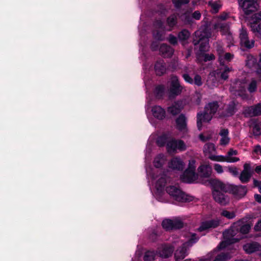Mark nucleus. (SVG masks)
<instances>
[{"label": "nucleus", "mask_w": 261, "mask_h": 261, "mask_svg": "<svg viewBox=\"0 0 261 261\" xmlns=\"http://www.w3.org/2000/svg\"><path fill=\"white\" fill-rule=\"evenodd\" d=\"M256 59L252 55H248L246 59V65L249 68H252L257 66V73L261 80V54L259 55V59L258 63L256 64Z\"/></svg>", "instance_id": "nucleus-19"}, {"label": "nucleus", "mask_w": 261, "mask_h": 261, "mask_svg": "<svg viewBox=\"0 0 261 261\" xmlns=\"http://www.w3.org/2000/svg\"><path fill=\"white\" fill-rule=\"evenodd\" d=\"M185 167L184 161L178 156L173 158L168 163V167L176 171H182Z\"/></svg>", "instance_id": "nucleus-20"}, {"label": "nucleus", "mask_w": 261, "mask_h": 261, "mask_svg": "<svg viewBox=\"0 0 261 261\" xmlns=\"http://www.w3.org/2000/svg\"><path fill=\"white\" fill-rule=\"evenodd\" d=\"M240 7L242 8L244 13L250 15L255 12L258 10L259 5L257 0H238Z\"/></svg>", "instance_id": "nucleus-8"}, {"label": "nucleus", "mask_w": 261, "mask_h": 261, "mask_svg": "<svg viewBox=\"0 0 261 261\" xmlns=\"http://www.w3.org/2000/svg\"><path fill=\"white\" fill-rule=\"evenodd\" d=\"M198 238L195 234L191 236V238L188 241L182 244V247L177 249L175 252V258L176 260L184 258L187 255V247H191L194 243H196Z\"/></svg>", "instance_id": "nucleus-9"}, {"label": "nucleus", "mask_w": 261, "mask_h": 261, "mask_svg": "<svg viewBox=\"0 0 261 261\" xmlns=\"http://www.w3.org/2000/svg\"><path fill=\"white\" fill-rule=\"evenodd\" d=\"M163 227L167 230L179 229L183 227V222L179 218L165 219L162 223Z\"/></svg>", "instance_id": "nucleus-13"}, {"label": "nucleus", "mask_w": 261, "mask_h": 261, "mask_svg": "<svg viewBox=\"0 0 261 261\" xmlns=\"http://www.w3.org/2000/svg\"><path fill=\"white\" fill-rule=\"evenodd\" d=\"M245 87L246 84L244 81L236 80L231 85L230 91L233 94L239 96L244 99L247 97Z\"/></svg>", "instance_id": "nucleus-10"}, {"label": "nucleus", "mask_w": 261, "mask_h": 261, "mask_svg": "<svg viewBox=\"0 0 261 261\" xmlns=\"http://www.w3.org/2000/svg\"><path fill=\"white\" fill-rule=\"evenodd\" d=\"M155 25L156 27H158L159 29H163V23L161 21H156V23H155Z\"/></svg>", "instance_id": "nucleus-62"}, {"label": "nucleus", "mask_w": 261, "mask_h": 261, "mask_svg": "<svg viewBox=\"0 0 261 261\" xmlns=\"http://www.w3.org/2000/svg\"><path fill=\"white\" fill-rule=\"evenodd\" d=\"M182 90L180 85L178 77L172 76L171 77V84L169 88V93L171 96H176L180 94Z\"/></svg>", "instance_id": "nucleus-15"}, {"label": "nucleus", "mask_w": 261, "mask_h": 261, "mask_svg": "<svg viewBox=\"0 0 261 261\" xmlns=\"http://www.w3.org/2000/svg\"><path fill=\"white\" fill-rule=\"evenodd\" d=\"M236 103L234 101H232L228 105L225 116H229L232 115L236 111Z\"/></svg>", "instance_id": "nucleus-36"}, {"label": "nucleus", "mask_w": 261, "mask_h": 261, "mask_svg": "<svg viewBox=\"0 0 261 261\" xmlns=\"http://www.w3.org/2000/svg\"><path fill=\"white\" fill-rule=\"evenodd\" d=\"M190 35V32L188 31L184 30L178 34V37L180 40H185L189 37Z\"/></svg>", "instance_id": "nucleus-45"}, {"label": "nucleus", "mask_w": 261, "mask_h": 261, "mask_svg": "<svg viewBox=\"0 0 261 261\" xmlns=\"http://www.w3.org/2000/svg\"><path fill=\"white\" fill-rule=\"evenodd\" d=\"M193 19L198 20L200 19L201 14L199 11H195L192 14Z\"/></svg>", "instance_id": "nucleus-52"}, {"label": "nucleus", "mask_w": 261, "mask_h": 261, "mask_svg": "<svg viewBox=\"0 0 261 261\" xmlns=\"http://www.w3.org/2000/svg\"><path fill=\"white\" fill-rule=\"evenodd\" d=\"M216 150L215 145L213 143H206L203 147L204 154L205 156H207L208 159L210 158V156L214 154Z\"/></svg>", "instance_id": "nucleus-29"}, {"label": "nucleus", "mask_w": 261, "mask_h": 261, "mask_svg": "<svg viewBox=\"0 0 261 261\" xmlns=\"http://www.w3.org/2000/svg\"><path fill=\"white\" fill-rule=\"evenodd\" d=\"M173 251L172 247L169 246H164L162 247L159 250L160 256L163 258H167L171 255Z\"/></svg>", "instance_id": "nucleus-28"}, {"label": "nucleus", "mask_w": 261, "mask_h": 261, "mask_svg": "<svg viewBox=\"0 0 261 261\" xmlns=\"http://www.w3.org/2000/svg\"><path fill=\"white\" fill-rule=\"evenodd\" d=\"M228 171L234 176L238 175V170L236 167H229Z\"/></svg>", "instance_id": "nucleus-54"}, {"label": "nucleus", "mask_w": 261, "mask_h": 261, "mask_svg": "<svg viewBox=\"0 0 261 261\" xmlns=\"http://www.w3.org/2000/svg\"><path fill=\"white\" fill-rule=\"evenodd\" d=\"M220 137L219 144L221 146H226L229 144L230 138L229 136V130L227 128H221L219 133Z\"/></svg>", "instance_id": "nucleus-22"}, {"label": "nucleus", "mask_w": 261, "mask_h": 261, "mask_svg": "<svg viewBox=\"0 0 261 261\" xmlns=\"http://www.w3.org/2000/svg\"><path fill=\"white\" fill-rule=\"evenodd\" d=\"M215 19H217L218 20L224 21L229 19H234V17L231 16L229 13L223 12L220 14L219 16L216 17Z\"/></svg>", "instance_id": "nucleus-39"}, {"label": "nucleus", "mask_w": 261, "mask_h": 261, "mask_svg": "<svg viewBox=\"0 0 261 261\" xmlns=\"http://www.w3.org/2000/svg\"><path fill=\"white\" fill-rule=\"evenodd\" d=\"M247 90L251 93L255 92L257 90V81L252 80L248 85Z\"/></svg>", "instance_id": "nucleus-41"}, {"label": "nucleus", "mask_w": 261, "mask_h": 261, "mask_svg": "<svg viewBox=\"0 0 261 261\" xmlns=\"http://www.w3.org/2000/svg\"><path fill=\"white\" fill-rule=\"evenodd\" d=\"M212 137V135H209L207 136H205L203 134H200L199 135L200 139L202 141H206L210 139Z\"/></svg>", "instance_id": "nucleus-59"}, {"label": "nucleus", "mask_w": 261, "mask_h": 261, "mask_svg": "<svg viewBox=\"0 0 261 261\" xmlns=\"http://www.w3.org/2000/svg\"><path fill=\"white\" fill-rule=\"evenodd\" d=\"M250 27L255 35L261 38V12L255 13L252 15Z\"/></svg>", "instance_id": "nucleus-11"}, {"label": "nucleus", "mask_w": 261, "mask_h": 261, "mask_svg": "<svg viewBox=\"0 0 261 261\" xmlns=\"http://www.w3.org/2000/svg\"><path fill=\"white\" fill-rule=\"evenodd\" d=\"M181 102L178 101L171 107L168 109V112L173 115H175L178 114L182 109L181 107Z\"/></svg>", "instance_id": "nucleus-33"}, {"label": "nucleus", "mask_w": 261, "mask_h": 261, "mask_svg": "<svg viewBox=\"0 0 261 261\" xmlns=\"http://www.w3.org/2000/svg\"><path fill=\"white\" fill-rule=\"evenodd\" d=\"M151 111L153 116L158 119L162 120L165 117V111L160 106H154Z\"/></svg>", "instance_id": "nucleus-26"}, {"label": "nucleus", "mask_w": 261, "mask_h": 261, "mask_svg": "<svg viewBox=\"0 0 261 261\" xmlns=\"http://www.w3.org/2000/svg\"><path fill=\"white\" fill-rule=\"evenodd\" d=\"M193 83L198 86H200L202 84L201 77L199 75H196L194 77V80H193Z\"/></svg>", "instance_id": "nucleus-50"}, {"label": "nucleus", "mask_w": 261, "mask_h": 261, "mask_svg": "<svg viewBox=\"0 0 261 261\" xmlns=\"http://www.w3.org/2000/svg\"><path fill=\"white\" fill-rule=\"evenodd\" d=\"M252 224L250 223L244 224V219L234 223L229 229L223 232L224 241L220 244L219 248H228L230 245L240 240L242 237L240 236V234L238 236L237 234L239 233L242 234H247Z\"/></svg>", "instance_id": "nucleus-1"}, {"label": "nucleus", "mask_w": 261, "mask_h": 261, "mask_svg": "<svg viewBox=\"0 0 261 261\" xmlns=\"http://www.w3.org/2000/svg\"><path fill=\"white\" fill-rule=\"evenodd\" d=\"M207 185L212 189V195L215 201L222 205H226L229 202V197L225 195L228 192V186L216 179H210Z\"/></svg>", "instance_id": "nucleus-2"}, {"label": "nucleus", "mask_w": 261, "mask_h": 261, "mask_svg": "<svg viewBox=\"0 0 261 261\" xmlns=\"http://www.w3.org/2000/svg\"><path fill=\"white\" fill-rule=\"evenodd\" d=\"M198 171L202 176L207 177L211 176L212 168L208 163H204L198 167Z\"/></svg>", "instance_id": "nucleus-25"}, {"label": "nucleus", "mask_w": 261, "mask_h": 261, "mask_svg": "<svg viewBox=\"0 0 261 261\" xmlns=\"http://www.w3.org/2000/svg\"><path fill=\"white\" fill-rule=\"evenodd\" d=\"M255 172L258 174H261V165L257 166L255 169Z\"/></svg>", "instance_id": "nucleus-64"}, {"label": "nucleus", "mask_w": 261, "mask_h": 261, "mask_svg": "<svg viewBox=\"0 0 261 261\" xmlns=\"http://www.w3.org/2000/svg\"><path fill=\"white\" fill-rule=\"evenodd\" d=\"M154 69L157 75H161L165 72L166 67L162 61H158L154 66Z\"/></svg>", "instance_id": "nucleus-32"}, {"label": "nucleus", "mask_w": 261, "mask_h": 261, "mask_svg": "<svg viewBox=\"0 0 261 261\" xmlns=\"http://www.w3.org/2000/svg\"><path fill=\"white\" fill-rule=\"evenodd\" d=\"M160 51L164 57H169L172 55L173 49L170 46L163 44L160 47Z\"/></svg>", "instance_id": "nucleus-30"}, {"label": "nucleus", "mask_w": 261, "mask_h": 261, "mask_svg": "<svg viewBox=\"0 0 261 261\" xmlns=\"http://www.w3.org/2000/svg\"><path fill=\"white\" fill-rule=\"evenodd\" d=\"M211 36V32L207 27H201L195 32L194 45L200 44L199 50L204 52L209 48L208 38Z\"/></svg>", "instance_id": "nucleus-3"}, {"label": "nucleus", "mask_w": 261, "mask_h": 261, "mask_svg": "<svg viewBox=\"0 0 261 261\" xmlns=\"http://www.w3.org/2000/svg\"><path fill=\"white\" fill-rule=\"evenodd\" d=\"M169 42L172 44H175L177 43V38L176 37L172 36L170 35L169 39H168Z\"/></svg>", "instance_id": "nucleus-58"}, {"label": "nucleus", "mask_w": 261, "mask_h": 261, "mask_svg": "<svg viewBox=\"0 0 261 261\" xmlns=\"http://www.w3.org/2000/svg\"><path fill=\"white\" fill-rule=\"evenodd\" d=\"M196 161L192 159L189 161L188 167L181 175L180 179L182 181L191 183L197 178V174L195 172Z\"/></svg>", "instance_id": "nucleus-6"}, {"label": "nucleus", "mask_w": 261, "mask_h": 261, "mask_svg": "<svg viewBox=\"0 0 261 261\" xmlns=\"http://www.w3.org/2000/svg\"><path fill=\"white\" fill-rule=\"evenodd\" d=\"M255 199L259 203H261V195L259 194H255L254 195Z\"/></svg>", "instance_id": "nucleus-63"}, {"label": "nucleus", "mask_w": 261, "mask_h": 261, "mask_svg": "<svg viewBox=\"0 0 261 261\" xmlns=\"http://www.w3.org/2000/svg\"><path fill=\"white\" fill-rule=\"evenodd\" d=\"M167 148L169 152H175L177 150L180 151L186 149V145L181 140L172 139L167 144Z\"/></svg>", "instance_id": "nucleus-12"}, {"label": "nucleus", "mask_w": 261, "mask_h": 261, "mask_svg": "<svg viewBox=\"0 0 261 261\" xmlns=\"http://www.w3.org/2000/svg\"><path fill=\"white\" fill-rule=\"evenodd\" d=\"M165 90V87L163 85H159L155 88V92L158 96H162Z\"/></svg>", "instance_id": "nucleus-49"}, {"label": "nucleus", "mask_w": 261, "mask_h": 261, "mask_svg": "<svg viewBox=\"0 0 261 261\" xmlns=\"http://www.w3.org/2000/svg\"><path fill=\"white\" fill-rule=\"evenodd\" d=\"M214 170L218 174H221L223 172V169L222 166L218 164H215L214 165Z\"/></svg>", "instance_id": "nucleus-51"}, {"label": "nucleus", "mask_w": 261, "mask_h": 261, "mask_svg": "<svg viewBox=\"0 0 261 261\" xmlns=\"http://www.w3.org/2000/svg\"><path fill=\"white\" fill-rule=\"evenodd\" d=\"M177 16L175 14H172L167 18V24L169 27V29H167V30L171 31L172 29L176 25L177 23Z\"/></svg>", "instance_id": "nucleus-35"}, {"label": "nucleus", "mask_w": 261, "mask_h": 261, "mask_svg": "<svg viewBox=\"0 0 261 261\" xmlns=\"http://www.w3.org/2000/svg\"><path fill=\"white\" fill-rule=\"evenodd\" d=\"M182 77L186 82L189 83L191 84L193 83V80L192 79V78L191 77H190L189 76V75L188 74H187V73L184 74L182 75Z\"/></svg>", "instance_id": "nucleus-53"}, {"label": "nucleus", "mask_w": 261, "mask_h": 261, "mask_svg": "<svg viewBox=\"0 0 261 261\" xmlns=\"http://www.w3.org/2000/svg\"><path fill=\"white\" fill-rule=\"evenodd\" d=\"M231 257L232 255L229 253H222L218 255L213 261H226Z\"/></svg>", "instance_id": "nucleus-38"}, {"label": "nucleus", "mask_w": 261, "mask_h": 261, "mask_svg": "<svg viewBox=\"0 0 261 261\" xmlns=\"http://www.w3.org/2000/svg\"><path fill=\"white\" fill-rule=\"evenodd\" d=\"M252 175V172L251 169L250 164L249 163H245L243 166V170L241 172L239 176V179L241 182L243 184L247 183L249 181Z\"/></svg>", "instance_id": "nucleus-18"}, {"label": "nucleus", "mask_w": 261, "mask_h": 261, "mask_svg": "<svg viewBox=\"0 0 261 261\" xmlns=\"http://www.w3.org/2000/svg\"><path fill=\"white\" fill-rule=\"evenodd\" d=\"M243 249L247 253L251 254L258 251H261V245L254 242L247 243L243 246Z\"/></svg>", "instance_id": "nucleus-23"}, {"label": "nucleus", "mask_w": 261, "mask_h": 261, "mask_svg": "<svg viewBox=\"0 0 261 261\" xmlns=\"http://www.w3.org/2000/svg\"><path fill=\"white\" fill-rule=\"evenodd\" d=\"M215 59V56L213 54H205L204 56V61H207Z\"/></svg>", "instance_id": "nucleus-55"}, {"label": "nucleus", "mask_w": 261, "mask_h": 261, "mask_svg": "<svg viewBox=\"0 0 261 261\" xmlns=\"http://www.w3.org/2000/svg\"><path fill=\"white\" fill-rule=\"evenodd\" d=\"M165 161V156L163 154H159L154 160V165L156 168H160L164 164Z\"/></svg>", "instance_id": "nucleus-37"}, {"label": "nucleus", "mask_w": 261, "mask_h": 261, "mask_svg": "<svg viewBox=\"0 0 261 261\" xmlns=\"http://www.w3.org/2000/svg\"><path fill=\"white\" fill-rule=\"evenodd\" d=\"M208 5L211 8V11L214 13H217L222 6L221 2L220 1H211L208 2Z\"/></svg>", "instance_id": "nucleus-34"}, {"label": "nucleus", "mask_w": 261, "mask_h": 261, "mask_svg": "<svg viewBox=\"0 0 261 261\" xmlns=\"http://www.w3.org/2000/svg\"><path fill=\"white\" fill-rule=\"evenodd\" d=\"M221 215L228 219H232L235 217L236 213L233 211L230 212L226 210H223L221 212Z\"/></svg>", "instance_id": "nucleus-43"}, {"label": "nucleus", "mask_w": 261, "mask_h": 261, "mask_svg": "<svg viewBox=\"0 0 261 261\" xmlns=\"http://www.w3.org/2000/svg\"><path fill=\"white\" fill-rule=\"evenodd\" d=\"M254 229L255 231H261V219L255 224Z\"/></svg>", "instance_id": "nucleus-60"}, {"label": "nucleus", "mask_w": 261, "mask_h": 261, "mask_svg": "<svg viewBox=\"0 0 261 261\" xmlns=\"http://www.w3.org/2000/svg\"><path fill=\"white\" fill-rule=\"evenodd\" d=\"M153 36L154 38L158 40H162L164 39V36L163 33H160L159 32H154Z\"/></svg>", "instance_id": "nucleus-56"}, {"label": "nucleus", "mask_w": 261, "mask_h": 261, "mask_svg": "<svg viewBox=\"0 0 261 261\" xmlns=\"http://www.w3.org/2000/svg\"><path fill=\"white\" fill-rule=\"evenodd\" d=\"M177 128L184 132L187 131L186 118L184 115H180L176 120Z\"/></svg>", "instance_id": "nucleus-27"}, {"label": "nucleus", "mask_w": 261, "mask_h": 261, "mask_svg": "<svg viewBox=\"0 0 261 261\" xmlns=\"http://www.w3.org/2000/svg\"><path fill=\"white\" fill-rule=\"evenodd\" d=\"M220 224L218 219L210 220L203 221L200 226L198 228L199 231H202L211 228H215Z\"/></svg>", "instance_id": "nucleus-21"}, {"label": "nucleus", "mask_w": 261, "mask_h": 261, "mask_svg": "<svg viewBox=\"0 0 261 261\" xmlns=\"http://www.w3.org/2000/svg\"><path fill=\"white\" fill-rule=\"evenodd\" d=\"M228 192L231 193L235 198L240 199L244 197L247 192V187L242 185H231L228 186Z\"/></svg>", "instance_id": "nucleus-14"}, {"label": "nucleus", "mask_w": 261, "mask_h": 261, "mask_svg": "<svg viewBox=\"0 0 261 261\" xmlns=\"http://www.w3.org/2000/svg\"><path fill=\"white\" fill-rule=\"evenodd\" d=\"M172 1L176 8H179L182 4H186L189 3V0H172Z\"/></svg>", "instance_id": "nucleus-47"}, {"label": "nucleus", "mask_w": 261, "mask_h": 261, "mask_svg": "<svg viewBox=\"0 0 261 261\" xmlns=\"http://www.w3.org/2000/svg\"><path fill=\"white\" fill-rule=\"evenodd\" d=\"M167 192L175 200L179 202H190L193 200V197L186 194L181 191L178 186H171L167 187Z\"/></svg>", "instance_id": "nucleus-5"}, {"label": "nucleus", "mask_w": 261, "mask_h": 261, "mask_svg": "<svg viewBox=\"0 0 261 261\" xmlns=\"http://www.w3.org/2000/svg\"><path fill=\"white\" fill-rule=\"evenodd\" d=\"M167 182V179L165 177L162 176L156 182V187L158 190H162Z\"/></svg>", "instance_id": "nucleus-40"}, {"label": "nucleus", "mask_w": 261, "mask_h": 261, "mask_svg": "<svg viewBox=\"0 0 261 261\" xmlns=\"http://www.w3.org/2000/svg\"><path fill=\"white\" fill-rule=\"evenodd\" d=\"M231 70V68H229L227 67H225L224 68V71L221 73V77L222 79L224 80H226L228 77V73Z\"/></svg>", "instance_id": "nucleus-48"}, {"label": "nucleus", "mask_w": 261, "mask_h": 261, "mask_svg": "<svg viewBox=\"0 0 261 261\" xmlns=\"http://www.w3.org/2000/svg\"><path fill=\"white\" fill-rule=\"evenodd\" d=\"M253 185L255 187H257L259 190V192L261 193V181L257 180L256 179H253Z\"/></svg>", "instance_id": "nucleus-57"}, {"label": "nucleus", "mask_w": 261, "mask_h": 261, "mask_svg": "<svg viewBox=\"0 0 261 261\" xmlns=\"http://www.w3.org/2000/svg\"><path fill=\"white\" fill-rule=\"evenodd\" d=\"M248 113L250 116L261 115V103L249 107Z\"/></svg>", "instance_id": "nucleus-31"}, {"label": "nucleus", "mask_w": 261, "mask_h": 261, "mask_svg": "<svg viewBox=\"0 0 261 261\" xmlns=\"http://www.w3.org/2000/svg\"><path fill=\"white\" fill-rule=\"evenodd\" d=\"M217 51L219 55V60L221 64H224V60L229 62L233 58V55L230 53L224 54V51L221 47H218Z\"/></svg>", "instance_id": "nucleus-24"}, {"label": "nucleus", "mask_w": 261, "mask_h": 261, "mask_svg": "<svg viewBox=\"0 0 261 261\" xmlns=\"http://www.w3.org/2000/svg\"><path fill=\"white\" fill-rule=\"evenodd\" d=\"M215 29L221 32L222 35L227 36V39L231 42L233 40L232 36L230 32L229 24L218 22L214 25Z\"/></svg>", "instance_id": "nucleus-17"}, {"label": "nucleus", "mask_w": 261, "mask_h": 261, "mask_svg": "<svg viewBox=\"0 0 261 261\" xmlns=\"http://www.w3.org/2000/svg\"><path fill=\"white\" fill-rule=\"evenodd\" d=\"M181 20L185 24H191L193 23L192 16L190 15L189 13H185L181 16Z\"/></svg>", "instance_id": "nucleus-42"}, {"label": "nucleus", "mask_w": 261, "mask_h": 261, "mask_svg": "<svg viewBox=\"0 0 261 261\" xmlns=\"http://www.w3.org/2000/svg\"><path fill=\"white\" fill-rule=\"evenodd\" d=\"M253 134L255 135H261V122L258 123L254 125L253 128Z\"/></svg>", "instance_id": "nucleus-46"}, {"label": "nucleus", "mask_w": 261, "mask_h": 261, "mask_svg": "<svg viewBox=\"0 0 261 261\" xmlns=\"http://www.w3.org/2000/svg\"><path fill=\"white\" fill-rule=\"evenodd\" d=\"M219 107L218 102L214 101L209 103L205 107L204 113L198 114L197 116V124L199 130L201 129L202 122H209L213 115L216 112Z\"/></svg>", "instance_id": "nucleus-4"}, {"label": "nucleus", "mask_w": 261, "mask_h": 261, "mask_svg": "<svg viewBox=\"0 0 261 261\" xmlns=\"http://www.w3.org/2000/svg\"><path fill=\"white\" fill-rule=\"evenodd\" d=\"M254 151L257 154L261 155V147L260 146H256Z\"/></svg>", "instance_id": "nucleus-61"}, {"label": "nucleus", "mask_w": 261, "mask_h": 261, "mask_svg": "<svg viewBox=\"0 0 261 261\" xmlns=\"http://www.w3.org/2000/svg\"><path fill=\"white\" fill-rule=\"evenodd\" d=\"M240 44L242 46L247 48H251L254 45L253 40H249L247 31L242 28L240 32Z\"/></svg>", "instance_id": "nucleus-16"}, {"label": "nucleus", "mask_w": 261, "mask_h": 261, "mask_svg": "<svg viewBox=\"0 0 261 261\" xmlns=\"http://www.w3.org/2000/svg\"><path fill=\"white\" fill-rule=\"evenodd\" d=\"M155 256V253L153 251H146L144 256V260L145 261H152Z\"/></svg>", "instance_id": "nucleus-44"}, {"label": "nucleus", "mask_w": 261, "mask_h": 261, "mask_svg": "<svg viewBox=\"0 0 261 261\" xmlns=\"http://www.w3.org/2000/svg\"><path fill=\"white\" fill-rule=\"evenodd\" d=\"M238 154L237 150H234L232 148L229 149L227 152L226 156L222 155H215L210 156V159L213 161L216 162H226L228 163H235L240 161V159L237 157L233 156Z\"/></svg>", "instance_id": "nucleus-7"}]
</instances>
